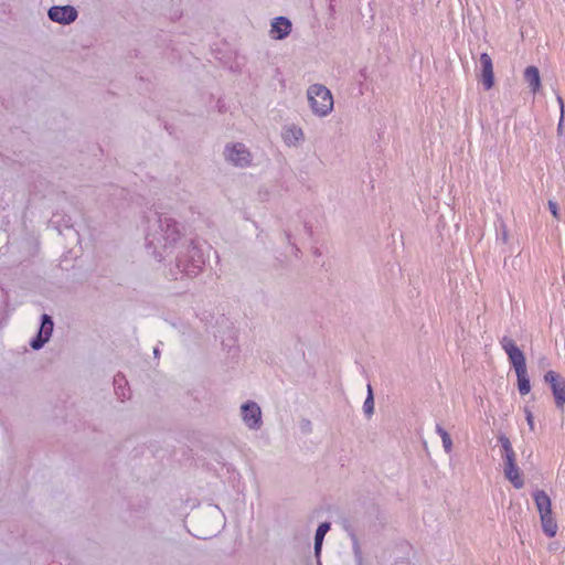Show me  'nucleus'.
<instances>
[{
	"mask_svg": "<svg viewBox=\"0 0 565 565\" xmlns=\"http://www.w3.org/2000/svg\"><path fill=\"white\" fill-rule=\"evenodd\" d=\"M149 222L147 247L152 248V254L158 260H162L184 242L183 226L173 217L163 214H156Z\"/></svg>",
	"mask_w": 565,
	"mask_h": 565,
	"instance_id": "f257e3e1",
	"label": "nucleus"
},
{
	"mask_svg": "<svg viewBox=\"0 0 565 565\" xmlns=\"http://www.w3.org/2000/svg\"><path fill=\"white\" fill-rule=\"evenodd\" d=\"M500 345L508 355L509 362L515 371L519 393L521 395L529 394L531 391V384L524 353L516 345L515 341L508 335L500 339Z\"/></svg>",
	"mask_w": 565,
	"mask_h": 565,
	"instance_id": "f03ea898",
	"label": "nucleus"
},
{
	"mask_svg": "<svg viewBox=\"0 0 565 565\" xmlns=\"http://www.w3.org/2000/svg\"><path fill=\"white\" fill-rule=\"evenodd\" d=\"M193 526L199 539H210L216 535L225 524V516L217 505H207L192 516Z\"/></svg>",
	"mask_w": 565,
	"mask_h": 565,
	"instance_id": "7ed1b4c3",
	"label": "nucleus"
},
{
	"mask_svg": "<svg viewBox=\"0 0 565 565\" xmlns=\"http://www.w3.org/2000/svg\"><path fill=\"white\" fill-rule=\"evenodd\" d=\"M180 246L183 250L177 254V267L189 277L198 276L205 264L202 248L194 239L184 241Z\"/></svg>",
	"mask_w": 565,
	"mask_h": 565,
	"instance_id": "20e7f679",
	"label": "nucleus"
},
{
	"mask_svg": "<svg viewBox=\"0 0 565 565\" xmlns=\"http://www.w3.org/2000/svg\"><path fill=\"white\" fill-rule=\"evenodd\" d=\"M307 98L312 113L319 117L327 116L333 109L331 92L322 84L310 85Z\"/></svg>",
	"mask_w": 565,
	"mask_h": 565,
	"instance_id": "39448f33",
	"label": "nucleus"
},
{
	"mask_svg": "<svg viewBox=\"0 0 565 565\" xmlns=\"http://www.w3.org/2000/svg\"><path fill=\"white\" fill-rule=\"evenodd\" d=\"M224 154L227 161L241 168L249 166L252 161V154L249 150L245 145L239 142L227 146L225 148Z\"/></svg>",
	"mask_w": 565,
	"mask_h": 565,
	"instance_id": "423d86ee",
	"label": "nucleus"
},
{
	"mask_svg": "<svg viewBox=\"0 0 565 565\" xmlns=\"http://www.w3.org/2000/svg\"><path fill=\"white\" fill-rule=\"evenodd\" d=\"M242 419L244 424L253 430H257L263 425L262 409L255 402H246L241 406Z\"/></svg>",
	"mask_w": 565,
	"mask_h": 565,
	"instance_id": "0eeeda50",
	"label": "nucleus"
},
{
	"mask_svg": "<svg viewBox=\"0 0 565 565\" xmlns=\"http://www.w3.org/2000/svg\"><path fill=\"white\" fill-rule=\"evenodd\" d=\"M544 381L550 385L556 405L563 407L565 404V379L561 377L555 371H547Z\"/></svg>",
	"mask_w": 565,
	"mask_h": 565,
	"instance_id": "6e6552de",
	"label": "nucleus"
},
{
	"mask_svg": "<svg viewBox=\"0 0 565 565\" xmlns=\"http://www.w3.org/2000/svg\"><path fill=\"white\" fill-rule=\"evenodd\" d=\"M47 15L50 20L60 24H71L77 17V10L72 6H53L49 9Z\"/></svg>",
	"mask_w": 565,
	"mask_h": 565,
	"instance_id": "1a4fd4ad",
	"label": "nucleus"
},
{
	"mask_svg": "<svg viewBox=\"0 0 565 565\" xmlns=\"http://www.w3.org/2000/svg\"><path fill=\"white\" fill-rule=\"evenodd\" d=\"M53 320L52 317L43 313L41 317V326L36 337L30 342L33 350H40L50 340L53 332Z\"/></svg>",
	"mask_w": 565,
	"mask_h": 565,
	"instance_id": "9d476101",
	"label": "nucleus"
},
{
	"mask_svg": "<svg viewBox=\"0 0 565 565\" xmlns=\"http://www.w3.org/2000/svg\"><path fill=\"white\" fill-rule=\"evenodd\" d=\"M481 82L483 88L489 90L494 84L493 64L488 53L480 54Z\"/></svg>",
	"mask_w": 565,
	"mask_h": 565,
	"instance_id": "9b49d317",
	"label": "nucleus"
},
{
	"mask_svg": "<svg viewBox=\"0 0 565 565\" xmlns=\"http://www.w3.org/2000/svg\"><path fill=\"white\" fill-rule=\"evenodd\" d=\"M291 31V22L285 17L275 18L271 22L270 34L273 39L282 40Z\"/></svg>",
	"mask_w": 565,
	"mask_h": 565,
	"instance_id": "f8f14e48",
	"label": "nucleus"
},
{
	"mask_svg": "<svg viewBox=\"0 0 565 565\" xmlns=\"http://www.w3.org/2000/svg\"><path fill=\"white\" fill-rule=\"evenodd\" d=\"M504 476L516 489L524 486V480L515 461L504 462Z\"/></svg>",
	"mask_w": 565,
	"mask_h": 565,
	"instance_id": "ddd939ff",
	"label": "nucleus"
},
{
	"mask_svg": "<svg viewBox=\"0 0 565 565\" xmlns=\"http://www.w3.org/2000/svg\"><path fill=\"white\" fill-rule=\"evenodd\" d=\"M533 499L535 501L536 509L539 511L540 516L546 515L552 512V503L550 497L542 490H536L533 493Z\"/></svg>",
	"mask_w": 565,
	"mask_h": 565,
	"instance_id": "4468645a",
	"label": "nucleus"
},
{
	"mask_svg": "<svg viewBox=\"0 0 565 565\" xmlns=\"http://www.w3.org/2000/svg\"><path fill=\"white\" fill-rule=\"evenodd\" d=\"M524 78L527 82L529 87L532 93L535 94L541 89V87H542L541 77H540L539 68L536 66H527L524 70Z\"/></svg>",
	"mask_w": 565,
	"mask_h": 565,
	"instance_id": "2eb2a0df",
	"label": "nucleus"
},
{
	"mask_svg": "<svg viewBox=\"0 0 565 565\" xmlns=\"http://www.w3.org/2000/svg\"><path fill=\"white\" fill-rule=\"evenodd\" d=\"M282 138L288 146H296L303 139V132L301 128L291 125L284 129Z\"/></svg>",
	"mask_w": 565,
	"mask_h": 565,
	"instance_id": "dca6fc26",
	"label": "nucleus"
},
{
	"mask_svg": "<svg viewBox=\"0 0 565 565\" xmlns=\"http://www.w3.org/2000/svg\"><path fill=\"white\" fill-rule=\"evenodd\" d=\"M540 519H541L543 532L548 537H554L557 533L558 526H557L555 519L552 515V512L547 513L546 515L545 514L541 515Z\"/></svg>",
	"mask_w": 565,
	"mask_h": 565,
	"instance_id": "f3484780",
	"label": "nucleus"
},
{
	"mask_svg": "<svg viewBox=\"0 0 565 565\" xmlns=\"http://www.w3.org/2000/svg\"><path fill=\"white\" fill-rule=\"evenodd\" d=\"M329 530H330V523L329 522H323V523H321L318 526V529L316 531V535H315V554L317 556H319V554L321 552L323 539H324V536H326V534L328 533Z\"/></svg>",
	"mask_w": 565,
	"mask_h": 565,
	"instance_id": "a211bd4d",
	"label": "nucleus"
},
{
	"mask_svg": "<svg viewBox=\"0 0 565 565\" xmlns=\"http://www.w3.org/2000/svg\"><path fill=\"white\" fill-rule=\"evenodd\" d=\"M499 441L502 447V457L504 462L515 461V452L513 450L510 439L505 436H500Z\"/></svg>",
	"mask_w": 565,
	"mask_h": 565,
	"instance_id": "6ab92c4d",
	"label": "nucleus"
},
{
	"mask_svg": "<svg viewBox=\"0 0 565 565\" xmlns=\"http://www.w3.org/2000/svg\"><path fill=\"white\" fill-rule=\"evenodd\" d=\"M367 395L362 406V412L365 415L366 418H371L374 414V396H373V390L371 384L369 383L366 385Z\"/></svg>",
	"mask_w": 565,
	"mask_h": 565,
	"instance_id": "aec40b11",
	"label": "nucleus"
},
{
	"mask_svg": "<svg viewBox=\"0 0 565 565\" xmlns=\"http://www.w3.org/2000/svg\"><path fill=\"white\" fill-rule=\"evenodd\" d=\"M436 433L440 436L443 441V448L446 454H450L452 451V440L450 435L443 428L441 425H436Z\"/></svg>",
	"mask_w": 565,
	"mask_h": 565,
	"instance_id": "412c9836",
	"label": "nucleus"
},
{
	"mask_svg": "<svg viewBox=\"0 0 565 565\" xmlns=\"http://www.w3.org/2000/svg\"><path fill=\"white\" fill-rule=\"evenodd\" d=\"M524 415H525V420L527 423L529 429H530V431L533 433L535 430V420H534V415H533L532 411L529 407H524Z\"/></svg>",
	"mask_w": 565,
	"mask_h": 565,
	"instance_id": "4be33fe9",
	"label": "nucleus"
},
{
	"mask_svg": "<svg viewBox=\"0 0 565 565\" xmlns=\"http://www.w3.org/2000/svg\"><path fill=\"white\" fill-rule=\"evenodd\" d=\"M548 209L555 218H558V206L554 201H548Z\"/></svg>",
	"mask_w": 565,
	"mask_h": 565,
	"instance_id": "5701e85b",
	"label": "nucleus"
},
{
	"mask_svg": "<svg viewBox=\"0 0 565 565\" xmlns=\"http://www.w3.org/2000/svg\"><path fill=\"white\" fill-rule=\"evenodd\" d=\"M556 100L559 106L561 115H564V102L559 94L556 95Z\"/></svg>",
	"mask_w": 565,
	"mask_h": 565,
	"instance_id": "b1692460",
	"label": "nucleus"
},
{
	"mask_svg": "<svg viewBox=\"0 0 565 565\" xmlns=\"http://www.w3.org/2000/svg\"><path fill=\"white\" fill-rule=\"evenodd\" d=\"M563 122H564V115L559 116V121L557 125V130L561 131L563 129Z\"/></svg>",
	"mask_w": 565,
	"mask_h": 565,
	"instance_id": "393cba45",
	"label": "nucleus"
},
{
	"mask_svg": "<svg viewBox=\"0 0 565 565\" xmlns=\"http://www.w3.org/2000/svg\"><path fill=\"white\" fill-rule=\"evenodd\" d=\"M502 237H503V241H507V238H508L507 231L503 232Z\"/></svg>",
	"mask_w": 565,
	"mask_h": 565,
	"instance_id": "a878e982",
	"label": "nucleus"
},
{
	"mask_svg": "<svg viewBox=\"0 0 565 565\" xmlns=\"http://www.w3.org/2000/svg\"><path fill=\"white\" fill-rule=\"evenodd\" d=\"M153 353H154V355H158L159 354V350L154 349Z\"/></svg>",
	"mask_w": 565,
	"mask_h": 565,
	"instance_id": "bb28decb",
	"label": "nucleus"
}]
</instances>
